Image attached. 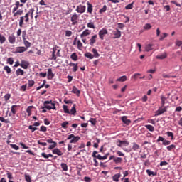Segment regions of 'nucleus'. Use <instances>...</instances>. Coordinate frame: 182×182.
<instances>
[{
	"mask_svg": "<svg viewBox=\"0 0 182 182\" xmlns=\"http://www.w3.org/2000/svg\"><path fill=\"white\" fill-rule=\"evenodd\" d=\"M41 109H47V110H56L55 103L52 102V100L45 101L44 107H41Z\"/></svg>",
	"mask_w": 182,
	"mask_h": 182,
	"instance_id": "f257e3e1",
	"label": "nucleus"
},
{
	"mask_svg": "<svg viewBox=\"0 0 182 182\" xmlns=\"http://www.w3.org/2000/svg\"><path fill=\"white\" fill-rule=\"evenodd\" d=\"M67 140H70V144H76L79 140H80V136H75V134H71L68 135L67 137Z\"/></svg>",
	"mask_w": 182,
	"mask_h": 182,
	"instance_id": "f03ea898",
	"label": "nucleus"
},
{
	"mask_svg": "<svg viewBox=\"0 0 182 182\" xmlns=\"http://www.w3.org/2000/svg\"><path fill=\"white\" fill-rule=\"evenodd\" d=\"M25 19V22L28 23L29 22V14L26 13V15L20 17V21H19V26L20 28L23 27V21Z\"/></svg>",
	"mask_w": 182,
	"mask_h": 182,
	"instance_id": "7ed1b4c3",
	"label": "nucleus"
},
{
	"mask_svg": "<svg viewBox=\"0 0 182 182\" xmlns=\"http://www.w3.org/2000/svg\"><path fill=\"white\" fill-rule=\"evenodd\" d=\"M157 143H160V141H162L163 146H170L171 141L165 139L163 136H159L158 139L156 140Z\"/></svg>",
	"mask_w": 182,
	"mask_h": 182,
	"instance_id": "20e7f679",
	"label": "nucleus"
},
{
	"mask_svg": "<svg viewBox=\"0 0 182 182\" xmlns=\"http://www.w3.org/2000/svg\"><path fill=\"white\" fill-rule=\"evenodd\" d=\"M168 107L166 106H161L159 109L156 112V116H160L163 114V113H166L167 112V109Z\"/></svg>",
	"mask_w": 182,
	"mask_h": 182,
	"instance_id": "39448f33",
	"label": "nucleus"
},
{
	"mask_svg": "<svg viewBox=\"0 0 182 182\" xmlns=\"http://www.w3.org/2000/svg\"><path fill=\"white\" fill-rule=\"evenodd\" d=\"M107 33H108L107 29L106 28L101 29L98 33L100 39H101V41H103L105 39V36H106Z\"/></svg>",
	"mask_w": 182,
	"mask_h": 182,
	"instance_id": "423d86ee",
	"label": "nucleus"
},
{
	"mask_svg": "<svg viewBox=\"0 0 182 182\" xmlns=\"http://www.w3.org/2000/svg\"><path fill=\"white\" fill-rule=\"evenodd\" d=\"M70 21L72 22L73 26H75V25L77 24V21H79V14H73L71 16Z\"/></svg>",
	"mask_w": 182,
	"mask_h": 182,
	"instance_id": "0eeeda50",
	"label": "nucleus"
},
{
	"mask_svg": "<svg viewBox=\"0 0 182 182\" xmlns=\"http://www.w3.org/2000/svg\"><path fill=\"white\" fill-rule=\"evenodd\" d=\"M46 141L50 144L48 147L49 150H53V149L58 146V143L55 142L52 139H48Z\"/></svg>",
	"mask_w": 182,
	"mask_h": 182,
	"instance_id": "6e6552de",
	"label": "nucleus"
},
{
	"mask_svg": "<svg viewBox=\"0 0 182 182\" xmlns=\"http://www.w3.org/2000/svg\"><path fill=\"white\" fill-rule=\"evenodd\" d=\"M75 11L77 14H85L86 12V6L80 4L77 6Z\"/></svg>",
	"mask_w": 182,
	"mask_h": 182,
	"instance_id": "1a4fd4ad",
	"label": "nucleus"
},
{
	"mask_svg": "<svg viewBox=\"0 0 182 182\" xmlns=\"http://www.w3.org/2000/svg\"><path fill=\"white\" fill-rule=\"evenodd\" d=\"M8 41L11 45H15L16 43V37L15 35H14V33H12L8 37Z\"/></svg>",
	"mask_w": 182,
	"mask_h": 182,
	"instance_id": "9d476101",
	"label": "nucleus"
},
{
	"mask_svg": "<svg viewBox=\"0 0 182 182\" xmlns=\"http://www.w3.org/2000/svg\"><path fill=\"white\" fill-rule=\"evenodd\" d=\"M112 33L114 36V37H113V39H120V38L122 37V32L119 31V29L112 31Z\"/></svg>",
	"mask_w": 182,
	"mask_h": 182,
	"instance_id": "9b49d317",
	"label": "nucleus"
},
{
	"mask_svg": "<svg viewBox=\"0 0 182 182\" xmlns=\"http://www.w3.org/2000/svg\"><path fill=\"white\" fill-rule=\"evenodd\" d=\"M26 47H16L15 53H23V52H26Z\"/></svg>",
	"mask_w": 182,
	"mask_h": 182,
	"instance_id": "f8f14e48",
	"label": "nucleus"
},
{
	"mask_svg": "<svg viewBox=\"0 0 182 182\" xmlns=\"http://www.w3.org/2000/svg\"><path fill=\"white\" fill-rule=\"evenodd\" d=\"M21 107L20 105H12L11 107V112L13 114H16V112H18V109Z\"/></svg>",
	"mask_w": 182,
	"mask_h": 182,
	"instance_id": "ddd939ff",
	"label": "nucleus"
},
{
	"mask_svg": "<svg viewBox=\"0 0 182 182\" xmlns=\"http://www.w3.org/2000/svg\"><path fill=\"white\" fill-rule=\"evenodd\" d=\"M53 154H57V156H63V152L60 149L55 148L52 151Z\"/></svg>",
	"mask_w": 182,
	"mask_h": 182,
	"instance_id": "4468645a",
	"label": "nucleus"
},
{
	"mask_svg": "<svg viewBox=\"0 0 182 182\" xmlns=\"http://www.w3.org/2000/svg\"><path fill=\"white\" fill-rule=\"evenodd\" d=\"M96 39H97V35H94L91 37L90 40V45L91 46H93V45H95V43H96Z\"/></svg>",
	"mask_w": 182,
	"mask_h": 182,
	"instance_id": "2eb2a0df",
	"label": "nucleus"
},
{
	"mask_svg": "<svg viewBox=\"0 0 182 182\" xmlns=\"http://www.w3.org/2000/svg\"><path fill=\"white\" fill-rule=\"evenodd\" d=\"M122 121L123 122V123H124V124H127V126H129V124L132 123V121L130 119H128L127 117L126 116L122 117Z\"/></svg>",
	"mask_w": 182,
	"mask_h": 182,
	"instance_id": "dca6fc26",
	"label": "nucleus"
},
{
	"mask_svg": "<svg viewBox=\"0 0 182 182\" xmlns=\"http://www.w3.org/2000/svg\"><path fill=\"white\" fill-rule=\"evenodd\" d=\"M53 77H55V74L52 72V68L48 69V78L50 80Z\"/></svg>",
	"mask_w": 182,
	"mask_h": 182,
	"instance_id": "f3484780",
	"label": "nucleus"
},
{
	"mask_svg": "<svg viewBox=\"0 0 182 182\" xmlns=\"http://www.w3.org/2000/svg\"><path fill=\"white\" fill-rule=\"evenodd\" d=\"M56 50H58V48L54 47L53 48V53H52V55H51V60H56L57 57H56Z\"/></svg>",
	"mask_w": 182,
	"mask_h": 182,
	"instance_id": "a211bd4d",
	"label": "nucleus"
},
{
	"mask_svg": "<svg viewBox=\"0 0 182 182\" xmlns=\"http://www.w3.org/2000/svg\"><path fill=\"white\" fill-rule=\"evenodd\" d=\"M89 35H90V31L86 29L80 34V38H86V36H89Z\"/></svg>",
	"mask_w": 182,
	"mask_h": 182,
	"instance_id": "6ab92c4d",
	"label": "nucleus"
},
{
	"mask_svg": "<svg viewBox=\"0 0 182 182\" xmlns=\"http://www.w3.org/2000/svg\"><path fill=\"white\" fill-rule=\"evenodd\" d=\"M72 93H74L77 96H80V90L76 86L73 87Z\"/></svg>",
	"mask_w": 182,
	"mask_h": 182,
	"instance_id": "aec40b11",
	"label": "nucleus"
},
{
	"mask_svg": "<svg viewBox=\"0 0 182 182\" xmlns=\"http://www.w3.org/2000/svg\"><path fill=\"white\" fill-rule=\"evenodd\" d=\"M87 12L89 14H92L93 12V6L89 1H87Z\"/></svg>",
	"mask_w": 182,
	"mask_h": 182,
	"instance_id": "412c9836",
	"label": "nucleus"
},
{
	"mask_svg": "<svg viewBox=\"0 0 182 182\" xmlns=\"http://www.w3.org/2000/svg\"><path fill=\"white\" fill-rule=\"evenodd\" d=\"M122 177L121 173H117L112 176L113 181L119 182V178Z\"/></svg>",
	"mask_w": 182,
	"mask_h": 182,
	"instance_id": "4be33fe9",
	"label": "nucleus"
},
{
	"mask_svg": "<svg viewBox=\"0 0 182 182\" xmlns=\"http://www.w3.org/2000/svg\"><path fill=\"white\" fill-rule=\"evenodd\" d=\"M20 66L23 68V69H28V67L29 66V63L26 61H21Z\"/></svg>",
	"mask_w": 182,
	"mask_h": 182,
	"instance_id": "5701e85b",
	"label": "nucleus"
},
{
	"mask_svg": "<svg viewBox=\"0 0 182 182\" xmlns=\"http://www.w3.org/2000/svg\"><path fill=\"white\" fill-rule=\"evenodd\" d=\"M25 73V72L23 71V70L18 68L16 71V76H23V74Z\"/></svg>",
	"mask_w": 182,
	"mask_h": 182,
	"instance_id": "b1692460",
	"label": "nucleus"
},
{
	"mask_svg": "<svg viewBox=\"0 0 182 182\" xmlns=\"http://www.w3.org/2000/svg\"><path fill=\"white\" fill-rule=\"evenodd\" d=\"M19 5H21V3H19V1H16L15 6L13 8V13L16 12V11L19 9Z\"/></svg>",
	"mask_w": 182,
	"mask_h": 182,
	"instance_id": "393cba45",
	"label": "nucleus"
},
{
	"mask_svg": "<svg viewBox=\"0 0 182 182\" xmlns=\"http://www.w3.org/2000/svg\"><path fill=\"white\" fill-rule=\"evenodd\" d=\"M23 44L25 45L26 49H28V48H31L32 44L31 43V42L28 41L26 40V38L23 40Z\"/></svg>",
	"mask_w": 182,
	"mask_h": 182,
	"instance_id": "a878e982",
	"label": "nucleus"
},
{
	"mask_svg": "<svg viewBox=\"0 0 182 182\" xmlns=\"http://www.w3.org/2000/svg\"><path fill=\"white\" fill-rule=\"evenodd\" d=\"M109 154H106L104 156H100V154L97 155V159L98 160H106V159H107V157H109Z\"/></svg>",
	"mask_w": 182,
	"mask_h": 182,
	"instance_id": "bb28decb",
	"label": "nucleus"
},
{
	"mask_svg": "<svg viewBox=\"0 0 182 182\" xmlns=\"http://www.w3.org/2000/svg\"><path fill=\"white\" fill-rule=\"evenodd\" d=\"M6 41V38L4 35L0 34V43H1V45H4V43H5Z\"/></svg>",
	"mask_w": 182,
	"mask_h": 182,
	"instance_id": "cd10ccee",
	"label": "nucleus"
},
{
	"mask_svg": "<svg viewBox=\"0 0 182 182\" xmlns=\"http://www.w3.org/2000/svg\"><path fill=\"white\" fill-rule=\"evenodd\" d=\"M166 100H167V98H166V97L161 95V105L163 107H164V105H166Z\"/></svg>",
	"mask_w": 182,
	"mask_h": 182,
	"instance_id": "c85d7f7f",
	"label": "nucleus"
},
{
	"mask_svg": "<svg viewBox=\"0 0 182 182\" xmlns=\"http://www.w3.org/2000/svg\"><path fill=\"white\" fill-rule=\"evenodd\" d=\"M41 157H44V159H49V157H53L52 154H46L45 152L41 153Z\"/></svg>",
	"mask_w": 182,
	"mask_h": 182,
	"instance_id": "c756f323",
	"label": "nucleus"
},
{
	"mask_svg": "<svg viewBox=\"0 0 182 182\" xmlns=\"http://www.w3.org/2000/svg\"><path fill=\"white\" fill-rule=\"evenodd\" d=\"M70 66H73V72H77V64H75L74 63H70Z\"/></svg>",
	"mask_w": 182,
	"mask_h": 182,
	"instance_id": "7c9ffc66",
	"label": "nucleus"
},
{
	"mask_svg": "<svg viewBox=\"0 0 182 182\" xmlns=\"http://www.w3.org/2000/svg\"><path fill=\"white\" fill-rule=\"evenodd\" d=\"M113 161L116 164H119V163H122V161H123V159L120 157H117L113 159Z\"/></svg>",
	"mask_w": 182,
	"mask_h": 182,
	"instance_id": "2f4dec72",
	"label": "nucleus"
},
{
	"mask_svg": "<svg viewBox=\"0 0 182 182\" xmlns=\"http://www.w3.org/2000/svg\"><path fill=\"white\" fill-rule=\"evenodd\" d=\"M32 109H33V106H28L26 109V112L28 113V117L32 114Z\"/></svg>",
	"mask_w": 182,
	"mask_h": 182,
	"instance_id": "473e14b6",
	"label": "nucleus"
},
{
	"mask_svg": "<svg viewBox=\"0 0 182 182\" xmlns=\"http://www.w3.org/2000/svg\"><path fill=\"white\" fill-rule=\"evenodd\" d=\"M166 58H167V53H164L161 55H157L156 56V59H161V60L166 59Z\"/></svg>",
	"mask_w": 182,
	"mask_h": 182,
	"instance_id": "72a5a7b5",
	"label": "nucleus"
},
{
	"mask_svg": "<svg viewBox=\"0 0 182 182\" xmlns=\"http://www.w3.org/2000/svg\"><path fill=\"white\" fill-rule=\"evenodd\" d=\"M127 80V77L126 75L122 76L121 77L117 79V82H126Z\"/></svg>",
	"mask_w": 182,
	"mask_h": 182,
	"instance_id": "f704fd0d",
	"label": "nucleus"
},
{
	"mask_svg": "<svg viewBox=\"0 0 182 182\" xmlns=\"http://www.w3.org/2000/svg\"><path fill=\"white\" fill-rule=\"evenodd\" d=\"M145 50L146 52H150V50H153V45L152 44H148L145 47Z\"/></svg>",
	"mask_w": 182,
	"mask_h": 182,
	"instance_id": "c9c22d12",
	"label": "nucleus"
},
{
	"mask_svg": "<svg viewBox=\"0 0 182 182\" xmlns=\"http://www.w3.org/2000/svg\"><path fill=\"white\" fill-rule=\"evenodd\" d=\"M168 151H173V150H176V145L171 144L166 147Z\"/></svg>",
	"mask_w": 182,
	"mask_h": 182,
	"instance_id": "e433bc0d",
	"label": "nucleus"
},
{
	"mask_svg": "<svg viewBox=\"0 0 182 182\" xmlns=\"http://www.w3.org/2000/svg\"><path fill=\"white\" fill-rule=\"evenodd\" d=\"M76 113V105L74 104L70 109V114H75Z\"/></svg>",
	"mask_w": 182,
	"mask_h": 182,
	"instance_id": "4c0bfd02",
	"label": "nucleus"
},
{
	"mask_svg": "<svg viewBox=\"0 0 182 182\" xmlns=\"http://www.w3.org/2000/svg\"><path fill=\"white\" fill-rule=\"evenodd\" d=\"M146 129H147L149 132H154V127L153 125H145Z\"/></svg>",
	"mask_w": 182,
	"mask_h": 182,
	"instance_id": "58836bf2",
	"label": "nucleus"
},
{
	"mask_svg": "<svg viewBox=\"0 0 182 182\" xmlns=\"http://www.w3.org/2000/svg\"><path fill=\"white\" fill-rule=\"evenodd\" d=\"M61 166V168L63 171H68V164H65V163H62L60 164Z\"/></svg>",
	"mask_w": 182,
	"mask_h": 182,
	"instance_id": "ea45409f",
	"label": "nucleus"
},
{
	"mask_svg": "<svg viewBox=\"0 0 182 182\" xmlns=\"http://www.w3.org/2000/svg\"><path fill=\"white\" fill-rule=\"evenodd\" d=\"M146 173H147L148 176H157V172H153V171H150V169H147Z\"/></svg>",
	"mask_w": 182,
	"mask_h": 182,
	"instance_id": "a19ab883",
	"label": "nucleus"
},
{
	"mask_svg": "<svg viewBox=\"0 0 182 182\" xmlns=\"http://www.w3.org/2000/svg\"><path fill=\"white\" fill-rule=\"evenodd\" d=\"M70 58L73 60H74V62H76V60H77V54H76V53H73L70 55Z\"/></svg>",
	"mask_w": 182,
	"mask_h": 182,
	"instance_id": "79ce46f5",
	"label": "nucleus"
},
{
	"mask_svg": "<svg viewBox=\"0 0 182 182\" xmlns=\"http://www.w3.org/2000/svg\"><path fill=\"white\" fill-rule=\"evenodd\" d=\"M95 58H99V56H100V55L99 54V53H97V50H96V48H93L92 50Z\"/></svg>",
	"mask_w": 182,
	"mask_h": 182,
	"instance_id": "37998d69",
	"label": "nucleus"
},
{
	"mask_svg": "<svg viewBox=\"0 0 182 182\" xmlns=\"http://www.w3.org/2000/svg\"><path fill=\"white\" fill-rule=\"evenodd\" d=\"M132 149H133V150H134V151H136V150H139V149H140V146L139 144H137L136 143L134 142Z\"/></svg>",
	"mask_w": 182,
	"mask_h": 182,
	"instance_id": "c03bdc74",
	"label": "nucleus"
},
{
	"mask_svg": "<svg viewBox=\"0 0 182 182\" xmlns=\"http://www.w3.org/2000/svg\"><path fill=\"white\" fill-rule=\"evenodd\" d=\"M166 134H167L168 137H171V140L174 139V134L172 132H167Z\"/></svg>",
	"mask_w": 182,
	"mask_h": 182,
	"instance_id": "a18cd8bd",
	"label": "nucleus"
},
{
	"mask_svg": "<svg viewBox=\"0 0 182 182\" xmlns=\"http://www.w3.org/2000/svg\"><path fill=\"white\" fill-rule=\"evenodd\" d=\"M69 124V122L68 121H65V122H63L62 124H61V127L63 129H68V125Z\"/></svg>",
	"mask_w": 182,
	"mask_h": 182,
	"instance_id": "49530a36",
	"label": "nucleus"
},
{
	"mask_svg": "<svg viewBox=\"0 0 182 182\" xmlns=\"http://www.w3.org/2000/svg\"><path fill=\"white\" fill-rule=\"evenodd\" d=\"M63 109L64 113H67L68 114H70V111H69V109H68L67 105H63Z\"/></svg>",
	"mask_w": 182,
	"mask_h": 182,
	"instance_id": "de8ad7c7",
	"label": "nucleus"
},
{
	"mask_svg": "<svg viewBox=\"0 0 182 182\" xmlns=\"http://www.w3.org/2000/svg\"><path fill=\"white\" fill-rule=\"evenodd\" d=\"M82 48H83V43H82L80 40H78L77 41V49H79V50H82Z\"/></svg>",
	"mask_w": 182,
	"mask_h": 182,
	"instance_id": "09e8293b",
	"label": "nucleus"
},
{
	"mask_svg": "<svg viewBox=\"0 0 182 182\" xmlns=\"http://www.w3.org/2000/svg\"><path fill=\"white\" fill-rule=\"evenodd\" d=\"M133 5H134V1L131 4H129L125 6V9H133Z\"/></svg>",
	"mask_w": 182,
	"mask_h": 182,
	"instance_id": "8fccbe9b",
	"label": "nucleus"
},
{
	"mask_svg": "<svg viewBox=\"0 0 182 182\" xmlns=\"http://www.w3.org/2000/svg\"><path fill=\"white\" fill-rule=\"evenodd\" d=\"M90 122L92 126H96L97 120L96 118H90Z\"/></svg>",
	"mask_w": 182,
	"mask_h": 182,
	"instance_id": "3c124183",
	"label": "nucleus"
},
{
	"mask_svg": "<svg viewBox=\"0 0 182 182\" xmlns=\"http://www.w3.org/2000/svg\"><path fill=\"white\" fill-rule=\"evenodd\" d=\"M151 28V24L150 23H146L144 26V29H145V31H149L150 30Z\"/></svg>",
	"mask_w": 182,
	"mask_h": 182,
	"instance_id": "603ef678",
	"label": "nucleus"
},
{
	"mask_svg": "<svg viewBox=\"0 0 182 182\" xmlns=\"http://www.w3.org/2000/svg\"><path fill=\"white\" fill-rule=\"evenodd\" d=\"M4 99L5 102H8V100H9L11 99V94H6L4 96Z\"/></svg>",
	"mask_w": 182,
	"mask_h": 182,
	"instance_id": "864d4df0",
	"label": "nucleus"
},
{
	"mask_svg": "<svg viewBox=\"0 0 182 182\" xmlns=\"http://www.w3.org/2000/svg\"><path fill=\"white\" fill-rule=\"evenodd\" d=\"M162 35L163 36H160L159 41H164V38H167L168 36V34L167 33H164Z\"/></svg>",
	"mask_w": 182,
	"mask_h": 182,
	"instance_id": "5fc2aeb1",
	"label": "nucleus"
},
{
	"mask_svg": "<svg viewBox=\"0 0 182 182\" xmlns=\"http://www.w3.org/2000/svg\"><path fill=\"white\" fill-rule=\"evenodd\" d=\"M4 70H6L7 73H11V68H9L8 65L4 67Z\"/></svg>",
	"mask_w": 182,
	"mask_h": 182,
	"instance_id": "6e6d98bb",
	"label": "nucleus"
},
{
	"mask_svg": "<svg viewBox=\"0 0 182 182\" xmlns=\"http://www.w3.org/2000/svg\"><path fill=\"white\" fill-rule=\"evenodd\" d=\"M0 122H2L3 123H11V121L9 119H5V118L0 117Z\"/></svg>",
	"mask_w": 182,
	"mask_h": 182,
	"instance_id": "4d7b16f0",
	"label": "nucleus"
},
{
	"mask_svg": "<svg viewBox=\"0 0 182 182\" xmlns=\"http://www.w3.org/2000/svg\"><path fill=\"white\" fill-rule=\"evenodd\" d=\"M107 9V6L105 5L102 9H100L99 12L100 14H103V12H106Z\"/></svg>",
	"mask_w": 182,
	"mask_h": 182,
	"instance_id": "13d9d810",
	"label": "nucleus"
},
{
	"mask_svg": "<svg viewBox=\"0 0 182 182\" xmlns=\"http://www.w3.org/2000/svg\"><path fill=\"white\" fill-rule=\"evenodd\" d=\"M28 129H29V130L31 131V133H33V132H35L36 130H38V128L33 127V125L28 126Z\"/></svg>",
	"mask_w": 182,
	"mask_h": 182,
	"instance_id": "bf43d9fd",
	"label": "nucleus"
},
{
	"mask_svg": "<svg viewBox=\"0 0 182 182\" xmlns=\"http://www.w3.org/2000/svg\"><path fill=\"white\" fill-rule=\"evenodd\" d=\"M85 58H88V59H93L94 56L90 53H87L85 54Z\"/></svg>",
	"mask_w": 182,
	"mask_h": 182,
	"instance_id": "052dcab7",
	"label": "nucleus"
},
{
	"mask_svg": "<svg viewBox=\"0 0 182 182\" xmlns=\"http://www.w3.org/2000/svg\"><path fill=\"white\" fill-rule=\"evenodd\" d=\"M28 85L29 87H32V86H33V85H35V81L33 80H30L28 81Z\"/></svg>",
	"mask_w": 182,
	"mask_h": 182,
	"instance_id": "680f3d73",
	"label": "nucleus"
},
{
	"mask_svg": "<svg viewBox=\"0 0 182 182\" xmlns=\"http://www.w3.org/2000/svg\"><path fill=\"white\" fill-rule=\"evenodd\" d=\"M65 36L68 38L72 36V31L69 30L65 31Z\"/></svg>",
	"mask_w": 182,
	"mask_h": 182,
	"instance_id": "e2e57ef3",
	"label": "nucleus"
},
{
	"mask_svg": "<svg viewBox=\"0 0 182 182\" xmlns=\"http://www.w3.org/2000/svg\"><path fill=\"white\" fill-rule=\"evenodd\" d=\"M25 180L27 182H32V180L31 179V176L29 175H25Z\"/></svg>",
	"mask_w": 182,
	"mask_h": 182,
	"instance_id": "0e129e2a",
	"label": "nucleus"
},
{
	"mask_svg": "<svg viewBox=\"0 0 182 182\" xmlns=\"http://www.w3.org/2000/svg\"><path fill=\"white\" fill-rule=\"evenodd\" d=\"M7 63H9V65H14V58H9L7 59Z\"/></svg>",
	"mask_w": 182,
	"mask_h": 182,
	"instance_id": "69168bd1",
	"label": "nucleus"
},
{
	"mask_svg": "<svg viewBox=\"0 0 182 182\" xmlns=\"http://www.w3.org/2000/svg\"><path fill=\"white\" fill-rule=\"evenodd\" d=\"M84 181L85 182H92V178L89 176H85L84 177Z\"/></svg>",
	"mask_w": 182,
	"mask_h": 182,
	"instance_id": "338daca9",
	"label": "nucleus"
},
{
	"mask_svg": "<svg viewBox=\"0 0 182 182\" xmlns=\"http://www.w3.org/2000/svg\"><path fill=\"white\" fill-rule=\"evenodd\" d=\"M175 45H176V46H181V45H182V41H179V40H176V43H175Z\"/></svg>",
	"mask_w": 182,
	"mask_h": 182,
	"instance_id": "774afa93",
	"label": "nucleus"
}]
</instances>
